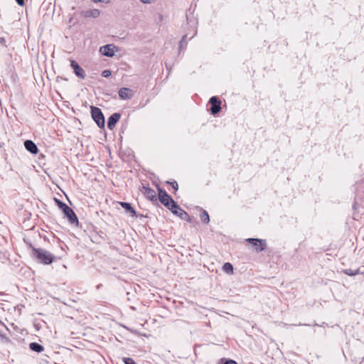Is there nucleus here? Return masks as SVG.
Returning <instances> with one entry per match:
<instances>
[{"label": "nucleus", "mask_w": 364, "mask_h": 364, "mask_svg": "<svg viewBox=\"0 0 364 364\" xmlns=\"http://www.w3.org/2000/svg\"><path fill=\"white\" fill-rule=\"evenodd\" d=\"M64 215L68 219V221L72 225H78V219L73 211V210L68 206L65 210H63Z\"/></svg>", "instance_id": "nucleus-6"}, {"label": "nucleus", "mask_w": 364, "mask_h": 364, "mask_svg": "<svg viewBox=\"0 0 364 364\" xmlns=\"http://www.w3.org/2000/svg\"><path fill=\"white\" fill-rule=\"evenodd\" d=\"M0 46H4V47H5V48H6V47H7V46H6V41L5 38H4V37H0Z\"/></svg>", "instance_id": "nucleus-26"}, {"label": "nucleus", "mask_w": 364, "mask_h": 364, "mask_svg": "<svg viewBox=\"0 0 364 364\" xmlns=\"http://www.w3.org/2000/svg\"><path fill=\"white\" fill-rule=\"evenodd\" d=\"M119 205L127 211V213H129L132 217H144L142 214L137 215L131 203L127 202H119Z\"/></svg>", "instance_id": "nucleus-11"}, {"label": "nucleus", "mask_w": 364, "mask_h": 364, "mask_svg": "<svg viewBox=\"0 0 364 364\" xmlns=\"http://www.w3.org/2000/svg\"><path fill=\"white\" fill-rule=\"evenodd\" d=\"M29 248L31 250V257L34 259L38 263L43 264L45 265H48L51 264L55 261V257L54 255L50 253L43 248H36L32 245V244H29Z\"/></svg>", "instance_id": "nucleus-1"}, {"label": "nucleus", "mask_w": 364, "mask_h": 364, "mask_svg": "<svg viewBox=\"0 0 364 364\" xmlns=\"http://www.w3.org/2000/svg\"><path fill=\"white\" fill-rule=\"evenodd\" d=\"M112 73L109 70H105L102 72V76L104 77H108L111 75Z\"/></svg>", "instance_id": "nucleus-24"}, {"label": "nucleus", "mask_w": 364, "mask_h": 364, "mask_svg": "<svg viewBox=\"0 0 364 364\" xmlns=\"http://www.w3.org/2000/svg\"><path fill=\"white\" fill-rule=\"evenodd\" d=\"M200 218L204 223L207 224L210 221L209 215H208V212L205 210H202V211L200 214Z\"/></svg>", "instance_id": "nucleus-17"}, {"label": "nucleus", "mask_w": 364, "mask_h": 364, "mask_svg": "<svg viewBox=\"0 0 364 364\" xmlns=\"http://www.w3.org/2000/svg\"><path fill=\"white\" fill-rule=\"evenodd\" d=\"M168 209L170 210L173 215H177L179 218L180 215H183L186 212L176 201H173V203Z\"/></svg>", "instance_id": "nucleus-13"}, {"label": "nucleus", "mask_w": 364, "mask_h": 364, "mask_svg": "<svg viewBox=\"0 0 364 364\" xmlns=\"http://www.w3.org/2000/svg\"><path fill=\"white\" fill-rule=\"evenodd\" d=\"M344 274L348 276H354L359 274V269H346L343 270Z\"/></svg>", "instance_id": "nucleus-20"}, {"label": "nucleus", "mask_w": 364, "mask_h": 364, "mask_svg": "<svg viewBox=\"0 0 364 364\" xmlns=\"http://www.w3.org/2000/svg\"><path fill=\"white\" fill-rule=\"evenodd\" d=\"M223 269L227 274L233 273V266L230 262H225L223 266Z\"/></svg>", "instance_id": "nucleus-18"}, {"label": "nucleus", "mask_w": 364, "mask_h": 364, "mask_svg": "<svg viewBox=\"0 0 364 364\" xmlns=\"http://www.w3.org/2000/svg\"><path fill=\"white\" fill-rule=\"evenodd\" d=\"M124 364H136L135 361L131 358H124Z\"/></svg>", "instance_id": "nucleus-22"}, {"label": "nucleus", "mask_w": 364, "mask_h": 364, "mask_svg": "<svg viewBox=\"0 0 364 364\" xmlns=\"http://www.w3.org/2000/svg\"><path fill=\"white\" fill-rule=\"evenodd\" d=\"M223 364H237L235 360H231V359H225V358H223L221 359V362H223Z\"/></svg>", "instance_id": "nucleus-23"}, {"label": "nucleus", "mask_w": 364, "mask_h": 364, "mask_svg": "<svg viewBox=\"0 0 364 364\" xmlns=\"http://www.w3.org/2000/svg\"><path fill=\"white\" fill-rule=\"evenodd\" d=\"M95 3H97V2H103L104 0H92Z\"/></svg>", "instance_id": "nucleus-31"}, {"label": "nucleus", "mask_w": 364, "mask_h": 364, "mask_svg": "<svg viewBox=\"0 0 364 364\" xmlns=\"http://www.w3.org/2000/svg\"><path fill=\"white\" fill-rule=\"evenodd\" d=\"M29 348L36 353H41L44 350V347L36 342H32L29 344Z\"/></svg>", "instance_id": "nucleus-16"}, {"label": "nucleus", "mask_w": 364, "mask_h": 364, "mask_svg": "<svg viewBox=\"0 0 364 364\" xmlns=\"http://www.w3.org/2000/svg\"><path fill=\"white\" fill-rule=\"evenodd\" d=\"M70 66L73 68V71L77 77L80 79H85L86 77L85 71L82 67L74 60H70Z\"/></svg>", "instance_id": "nucleus-8"}, {"label": "nucleus", "mask_w": 364, "mask_h": 364, "mask_svg": "<svg viewBox=\"0 0 364 364\" xmlns=\"http://www.w3.org/2000/svg\"><path fill=\"white\" fill-rule=\"evenodd\" d=\"M91 116L92 119L100 129H104L105 119L102 110L95 106H91Z\"/></svg>", "instance_id": "nucleus-2"}, {"label": "nucleus", "mask_w": 364, "mask_h": 364, "mask_svg": "<svg viewBox=\"0 0 364 364\" xmlns=\"http://www.w3.org/2000/svg\"><path fill=\"white\" fill-rule=\"evenodd\" d=\"M141 192L145 196V197L151 200H156V192L154 189L151 188L149 186L142 184L141 188H140Z\"/></svg>", "instance_id": "nucleus-7"}, {"label": "nucleus", "mask_w": 364, "mask_h": 364, "mask_svg": "<svg viewBox=\"0 0 364 364\" xmlns=\"http://www.w3.org/2000/svg\"><path fill=\"white\" fill-rule=\"evenodd\" d=\"M167 183H169L170 185H171L172 188L175 190V191H177L178 189V185L176 181H173L172 182H169V181H167L166 182Z\"/></svg>", "instance_id": "nucleus-25"}, {"label": "nucleus", "mask_w": 364, "mask_h": 364, "mask_svg": "<svg viewBox=\"0 0 364 364\" xmlns=\"http://www.w3.org/2000/svg\"><path fill=\"white\" fill-rule=\"evenodd\" d=\"M18 5L23 6L25 4V0H15Z\"/></svg>", "instance_id": "nucleus-28"}, {"label": "nucleus", "mask_w": 364, "mask_h": 364, "mask_svg": "<svg viewBox=\"0 0 364 364\" xmlns=\"http://www.w3.org/2000/svg\"><path fill=\"white\" fill-rule=\"evenodd\" d=\"M152 0H140L141 2L144 4H150Z\"/></svg>", "instance_id": "nucleus-29"}, {"label": "nucleus", "mask_w": 364, "mask_h": 364, "mask_svg": "<svg viewBox=\"0 0 364 364\" xmlns=\"http://www.w3.org/2000/svg\"><path fill=\"white\" fill-rule=\"evenodd\" d=\"M247 242L252 244L255 247V252H260L267 247L266 240L258 238H248Z\"/></svg>", "instance_id": "nucleus-4"}, {"label": "nucleus", "mask_w": 364, "mask_h": 364, "mask_svg": "<svg viewBox=\"0 0 364 364\" xmlns=\"http://www.w3.org/2000/svg\"><path fill=\"white\" fill-rule=\"evenodd\" d=\"M120 117L121 114L119 112H114L111 114L107 121L108 129L112 130L115 127L117 123L119 122Z\"/></svg>", "instance_id": "nucleus-10"}, {"label": "nucleus", "mask_w": 364, "mask_h": 364, "mask_svg": "<svg viewBox=\"0 0 364 364\" xmlns=\"http://www.w3.org/2000/svg\"><path fill=\"white\" fill-rule=\"evenodd\" d=\"M116 46L113 44H107L100 47V52L102 55L107 57H113L114 55V50Z\"/></svg>", "instance_id": "nucleus-9"}, {"label": "nucleus", "mask_w": 364, "mask_h": 364, "mask_svg": "<svg viewBox=\"0 0 364 364\" xmlns=\"http://www.w3.org/2000/svg\"><path fill=\"white\" fill-rule=\"evenodd\" d=\"M24 146L26 149L32 154H36L38 152V149L36 144L31 140H26L24 141Z\"/></svg>", "instance_id": "nucleus-14"}, {"label": "nucleus", "mask_w": 364, "mask_h": 364, "mask_svg": "<svg viewBox=\"0 0 364 364\" xmlns=\"http://www.w3.org/2000/svg\"><path fill=\"white\" fill-rule=\"evenodd\" d=\"M118 94L122 100H129L133 97L132 90L128 87L120 88Z\"/></svg>", "instance_id": "nucleus-12"}, {"label": "nucleus", "mask_w": 364, "mask_h": 364, "mask_svg": "<svg viewBox=\"0 0 364 364\" xmlns=\"http://www.w3.org/2000/svg\"><path fill=\"white\" fill-rule=\"evenodd\" d=\"M54 201L57 206L62 210H65L68 206L66 203L61 201L60 199L57 198H54Z\"/></svg>", "instance_id": "nucleus-19"}, {"label": "nucleus", "mask_w": 364, "mask_h": 364, "mask_svg": "<svg viewBox=\"0 0 364 364\" xmlns=\"http://www.w3.org/2000/svg\"><path fill=\"white\" fill-rule=\"evenodd\" d=\"M158 196L159 201L167 208L175 201L166 191L163 190L159 186H157Z\"/></svg>", "instance_id": "nucleus-3"}, {"label": "nucleus", "mask_w": 364, "mask_h": 364, "mask_svg": "<svg viewBox=\"0 0 364 364\" xmlns=\"http://www.w3.org/2000/svg\"><path fill=\"white\" fill-rule=\"evenodd\" d=\"M196 34V30H195V31H194V33H193V35L189 38V40H191V38H193V36H194Z\"/></svg>", "instance_id": "nucleus-32"}, {"label": "nucleus", "mask_w": 364, "mask_h": 364, "mask_svg": "<svg viewBox=\"0 0 364 364\" xmlns=\"http://www.w3.org/2000/svg\"><path fill=\"white\" fill-rule=\"evenodd\" d=\"M100 14V10L93 9L90 10L82 11L81 15L85 18H97Z\"/></svg>", "instance_id": "nucleus-15"}, {"label": "nucleus", "mask_w": 364, "mask_h": 364, "mask_svg": "<svg viewBox=\"0 0 364 364\" xmlns=\"http://www.w3.org/2000/svg\"><path fill=\"white\" fill-rule=\"evenodd\" d=\"M209 103L210 104V112L213 115H216L220 112L221 100L218 97H211Z\"/></svg>", "instance_id": "nucleus-5"}, {"label": "nucleus", "mask_w": 364, "mask_h": 364, "mask_svg": "<svg viewBox=\"0 0 364 364\" xmlns=\"http://www.w3.org/2000/svg\"><path fill=\"white\" fill-rule=\"evenodd\" d=\"M180 218L188 223L191 222V218L186 212H185L183 215H180Z\"/></svg>", "instance_id": "nucleus-21"}, {"label": "nucleus", "mask_w": 364, "mask_h": 364, "mask_svg": "<svg viewBox=\"0 0 364 364\" xmlns=\"http://www.w3.org/2000/svg\"><path fill=\"white\" fill-rule=\"evenodd\" d=\"M187 38H188V34H185L183 36V37L181 38L182 43H185V46H186V44H187Z\"/></svg>", "instance_id": "nucleus-27"}, {"label": "nucleus", "mask_w": 364, "mask_h": 364, "mask_svg": "<svg viewBox=\"0 0 364 364\" xmlns=\"http://www.w3.org/2000/svg\"><path fill=\"white\" fill-rule=\"evenodd\" d=\"M183 46H185V43H182V41L181 40L180 43H179V48H182Z\"/></svg>", "instance_id": "nucleus-30"}]
</instances>
